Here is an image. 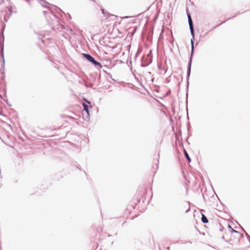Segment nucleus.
<instances>
[{"mask_svg": "<svg viewBox=\"0 0 250 250\" xmlns=\"http://www.w3.org/2000/svg\"><path fill=\"white\" fill-rule=\"evenodd\" d=\"M149 246H150V247L152 249H155V242H154V241L153 238H152V239H151V240H150V239H149Z\"/></svg>", "mask_w": 250, "mask_h": 250, "instance_id": "10", "label": "nucleus"}, {"mask_svg": "<svg viewBox=\"0 0 250 250\" xmlns=\"http://www.w3.org/2000/svg\"><path fill=\"white\" fill-rule=\"evenodd\" d=\"M190 209V208H189L186 211V212H188Z\"/></svg>", "mask_w": 250, "mask_h": 250, "instance_id": "22", "label": "nucleus"}, {"mask_svg": "<svg viewBox=\"0 0 250 250\" xmlns=\"http://www.w3.org/2000/svg\"><path fill=\"white\" fill-rule=\"evenodd\" d=\"M184 154L185 157L186 158V159L188 161V162L189 163L191 162V158H190L189 155L188 154L187 150L185 148H184Z\"/></svg>", "mask_w": 250, "mask_h": 250, "instance_id": "8", "label": "nucleus"}, {"mask_svg": "<svg viewBox=\"0 0 250 250\" xmlns=\"http://www.w3.org/2000/svg\"><path fill=\"white\" fill-rule=\"evenodd\" d=\"M167 95V93H166V94H165V95L164 96V97L166 96Z\"/></svg>", "mask_w": 250, "mask_h": 250, "instance_id": "21", "label": "nucleus"}, {"mask_svg": "<svg viewBox=\"0 0 250 250\" xmlns=\"http://www.w3.org/2000/svg\"><path fill=\"white\" fill-rule=\"evenodd\" d=\"M150 63H146H146H141V64L140 65V66L141 67H145L147 66Z\"/></svg>", "mask_w": 250, "mask_h": 250, "instance_id": "14", "label": "nucleus"}, {"mask_svg": "<svg viewBox=\"0 0 250 250\" xmlns=\"http://www.w3.org/2000/svg\"><path fill=\"white\" fill-rule=\"evenodd\" d=\"M192 63H188V67H187V80L188 81L189 78V76L190 75L191 72V67Z\"/></svg>", "mask_w": 250, "mask_h": 250, "instance_id": "7", "label": "nucleus"}, {"mask_svg": "<svg viewBox=\"0 0 250 250\" xmlns=\"http://www.w3.org/2000/svg\"><path fill=\"white\" fill-rule=\"evenodd\" d=\"M159 12H160L157 10V17L158 16V14H159Z\"/></svg>", "mask_w": 250, "mask_h": 250, "instance_id": "23", "label": "nucleus"}, {"mask_svg": "<svg viewBox=\"0 0 250 250\" xmlns=\"http://www.w3.org/2000/svg\"><path fill=\"white\" fill-rule=\"evenodd\" d=\"M4 64H5V63H2L1 64V68H0V72L2 74H3L4 73V69H5Z\"/></svg>", "mask_w": 250, "mask_h": 250, "instance_id": "11", "label": "nucleus"}, {"mask_svg": "<svg viewBox=\"0 0 250 250\" xmlns=\"http://www.w3.org/2000/svg\"><path fill=\"white\" fill-rule=\"evenodd\" d=\"M158 163H159V159H157V168L158 167Z\"/></svg>", "mask_w": 250, "mask_h": 250, "instance_id": "18", "label": "nucleus"}, {"mask_svg": "<svg viewBox=\"0 0 250 250\" xmlns=\"http://www.w3.org/2000/svg\"><path fill=\"white\" fill-rule=\"evenodd\" d=\"M95 68L97 69L103 68V71L106 73L108 76L111 77V75L110 73H108L107 72V69H111L113 68L115 66V64H113L112 63H109L108 64H105L104 65H102V63H92Z\"/></svg>", "mask_w": 250, "mask_h": 250, "instance_id": "1", "label": "nucleus"}, {"mask_svg": "<svg viewBox=\"0 0 250 250\" xmlns=\"http://www.w3.org/2000/svg\"><path fill=\"white\" fill-rule=\"evenodd\" d=\"M187 14L188 16V23L189 25V30L190 32V34L192 36V38L191 39L190 41H194V36H195V33H194V26L193 21L191 19V17L190 14L189 13L188 10H187Z\"/></svg>", "mask_w": 250, "mask_h": 250, "instance_id": "2", "label": "nucleus"}, {"mask_svg": "<svg viewBox=\"0 0 250 250\" xmlns=\"http://www.w3.org/2000/svg\"><path fill=\"white\" fill-rule=\"evenodd\" d=\"M130 69L131 70L132 73H133L134 75H135V72H136V70H134L133 71H132V66H131V67H130Z\"/></svg>", "mask_w": 250, "mask_h": 250, "instance_id": "15", "label": "nucleus"}, {"mask_svg": "<svg viewBox=\"0 0 250 250\" xmlns=\"http://www.w3.org/2000/svg\"><path fill=\"white\" fill-rule=\"evenodd\" d=\"M158 110H160L161 113L162 114V116H167L166 111L167 109L166 106L163 103H160L158 100H157V111Z\"/></svg>", "mask_w": 250, "mask_h": 250, "instance_id": "3", "label": "nucleus"}, {"mask_svg": "<svg viewBox=\"0 0 250 250\" xmlns=\"http://www.w3.org/2000/svg\"><path fill=\"white\" fill-rule=\"evenodd\" d=\"M189 62H191V58H190Z\"/></svg>", "mask_w": 250, "mask_h": 250, "instance_id": "25", "label": "nucleus"}, {"mask_svg": "<svg viewBox=\"0 0 250 250\" xmlns=\"http://www.w3.org/2000/svg\"><path fill=\"white\" fill-rule=\"evenodd\" d=\"M241 228L242 229V230L245 232V235L247 237L248 240L250 242V236L248 234L247 232L245 231V229L242 227H241Z\"/></svg>", "mask_w": 250, "mask_h": 250, "instance_id": "12", "label": "nucleus"}, {"mask_svg": "<svg viewBox=\"0 0 250 250\" xmlns=\"http://www.w3.org/2000/svg\"><path fill=\"white\" fill-rule=\"evenodd\" d=\"M102 13H103V14H104V9H102Z\"/></svg>", "mask_w": 250, "mask_h": 250, "instance_id": "20", "label": "nucleus"}, {"mask_svg": "<svg viewBox=\"0 0 250 250\" xmlns=\"http://www.w3.org/2000/svg\"><path fill=\"white\" fill-rule=\"evenodd\" d=\"M201 221L204 224L208 223V222L207 217L204 214H202Z\"/></svg>", "mask_w": 250, "mask_h": 250, "instance_id": "9", "label": "nucleus"}, {"mask_svg": "<svg viewBox=\"0 0 250 250\" xmlns=\"http://www.w3.org/2000/svg\"><path fill=\"white\" fill-rule=\"evenodd\" d=\"M191 42V54L192 53L194 50V41H190Z\"/></svg>", "mask_w": 250, "mask_h": 250, "instance_id": "13", "label": "nucleus"}, {"mask_svg": "<svg viewBox=\"0 0 250 250\" xmlns=\"http://www.w3.org/2000/svg\"><path fill=\"white\" fill-rule=\"evenodd\" d=\"M228 228L229 229V231L230 232L237 233L238 235V238L243 237V234L240 233L238 231L234 229L233 228H232V227L230 226V225H228Z\"/></svg>", "mask_w": 250, "mask_h": 250, "instance_id": "6", "label": "nucleus"}, {"mask_svg": "<svg viewBox=\"0 0 250 250\" xmlns=\"http://www.w3.org/2000/svg\"><path fill=\"white\" fill-rule=\"evenodd\" d=\"M157 98H159L160 99H163V97L161 96H157Z\"/></svg>", "mask_w": 250, "mask_h": 250, "instance_id": "19", "label": "nucleus"}, {"mask_svg": "<svg viewBox=\"0 0 250 250\" xmlns=\"http://www.w3.org/2000/svg\"><path fill=\"white\" fill-rule=\"evenodd\" d=\"M55 65L54 66L55 68H57L58 69H59V67L58 66V65H57V63H55Z\"/></svg>", "mask_w": 250, "mask_h": 250, "instance_id": "17", "label": "nucleus"}, {"mask_svg": "<svg viewBox=\"0 0 250 250\" xmlns=\"http://www.w3.org/2000/svg\"><path fill=\"white\" fill-rule=\"evenodd\" d=\"M158 86H157V92H159V90H158Z\"/></svg>", "mask_w": 250, "mask_h": 250, "instance_id": "27", "label": "nucleus"}, {"mask_svg": "<svg viewBox=\"0 0 250 250\" xmlns=\"http://www.w3.org/2000/svg\"><path fill=\"white\" fill-rule=\"evenodd\" d=\"M6 104H7V105L9 106H11V104H9L7 101V100L6 101Z\"/></svg>", "mask_w": 250, "mask_h": 250, "instance_id": "16", "label": "nucleus"}, {"mask_svg": "<svg viewBox=\"0 0 250 250\" xmlns=\"http://www.w3.org/2000/svg\"><path fill=\"white\" fill-rule=\"evenodd\" d=\"M80 167H81V166L79 165V167H77V168H79V169H80Z\"/></svg>", "mask_w": 250, "mask_h": 250, "instance_id": "24", "label": "nucleus"}, {"mask_svg": "<svg viewBox=\"0 0 250 250\" xmlns=\"http://www.w3.org/2000/svg\"><path fill=\"white\" fill-rule=\"evenodd\" d=\"M82 56L89 62H98L94 60V58L89 54L83 53L82 54Z\"/></svg>", "mask_w": 250, "mask_h": 250, "instance_id": "5", "label": "nucleus"}, {"mask_svg": "<svg viewBox=\"0 0 250 250\" xmlns=\"http://www.w3.org/2000/svg\"><path fill=\"white\" fill-rule=\"evenodd\" d=\"M86 102L88 103V104H83V114L84 115V112L87 114V117L89 116V108H92V106L91 105V102L86 100Z\"/></svg>", "mask_w": 250, "mask_h": 250, "instance_id": "4", "label": "nucleus"}, {"mask_svg": "<svg viewBox=\"0 0 250 250\" xmlns=\"http://www.w3.org/2000/svg\"><path fill=\"white\" fill-rule=\"evenodd\" d=\"M110 236H111V235H108V237H110Z\"/></svg>", "mask_w": 250, "mask_h": 250, "instance_id": "28", "label": "nucleus"}, {"mask_svg": "<svg viewBox=\"0 0 250 250\" xmlns=\"http://www.w3.org/2000/svg\"><path fill=\"white\" fill-rule=\"evenodd\" d=\"M0 98L2 99V97L1 95H0Z\"/></svg>", "mask_w": 250, "mask_h": 250, "instance_id": "26", "label": "nucleus"}]
</instances>
